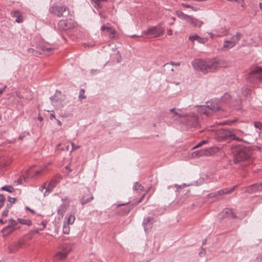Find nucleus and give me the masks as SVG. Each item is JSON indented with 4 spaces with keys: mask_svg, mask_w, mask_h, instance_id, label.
Returning <instances> with one entry per match:
<instances>
[{
    "mask_svg": "<svg viewBox=\"0 0 262 262\" xmlns=\"http://www.w3.org/2000/svg\"><path fill=\"white\" fill-rule=\"evenodd\" d=\"M234 154V162H238L249 160L252 154L251 150L248 147L243 145H238L232 149Z\"/></svg>",
    "mask_w": 262,
    "mask_h": 262,
    "instance_id": "obj_1",
    "label": "nucleus"
},
{
    "mask_svg": "<svg viewBox=\"0 0 262 262\" xmlns=\"http://www.w3.org/2000/svg\"><path fill=\"white\" fill-rule=\"evenodd\" d=\"M242 36L241 33L237 32L230 37H226L224 40L222 50L224 51H227L234 47L241 39Z\"/></svg>",
    "mask_w": 262,
    "mask_h": 262,
    "instance_id": "obj_2",
    "label": "nucleus"
},
{
    "mask_svg": "<svg viewBox=\"0 0 262 262\" xmlns=\"http://www.w3.org/2000/svg\"><path fill=\"white\" fill-rule=\"evenodd\" d=\"M220 110V107L214 102H208L207 105H201L197 108V111L201 114L210 116L212 112H216Z\"/></svg>",
    "mask_w": 262,
    "mask_h": 262,
    "instance_id": "obj_3",
    "label": "nucleus"
},
{
    "mask_svg": "<svg viewBox=\"0 0 262 262\" xmlns=\"http://www.w3.org/2000/svg\"><path fill=\"white\" fill-rule=\"evenodd\" d=\"M248 80L252 83L262 81V67L257 66L251 72L247 77Z\"/></svg>",
    "mask_w": 262,
    "mask_h": 262,
    "instance_id": "obj_4",
    "label": "nucleus"
},
{
    "mask_svg": "<svg viewBox=\"0 0 262 262\" xmlns=\"http://www.w3.org/2000/svg\"><path fill=\"white\" fill-rule=\"evenodd\" d=\"M215 139L219 142L226 140L228 139L237 140L239 138H236L235 135L229 130L225 129H221L217 130L215 133Z\"/></svg>",
    "mask_w": 262,
    "mask_h": 262,
    "instance_id": "obj_5",
    "label": "nucleus"
},
{
    "mask_svg": "<svg viewBox=\"0 0 262 262\" xmlns=\"http://www.w3.org/2000/svg\"><path fill=\"white\" fill-rule=\"evenodd\" d=\"M164 31V28L159 25L143 31V34L148 38L157 37L162 35Z\"/></svg>",
    "mask_w": 262,
    "mask_h": 262,
    "instance_id": "obj_6",
    "label": "nucleus"
},
{
    "mask_svg": "<svg viewBox=\"0 0 262 262\" xmlns=\"http://www.w3.org/2000/svg\"><path fill=\"white\" fill-rule=\"evenodd\" d=\"M51 13L58 17L66 16L69 13V9L65 6H55L50 9Z\"/></svg>",
    "mask_w": 262,
    "mask_h": 262,
    "instance_id": "obj_7",
    "label": "nucleus"
},
{
    "mask_svg": "<svg viewBox=\"0 0 262 262\" xmlns=\"http://www.w3.org/2000/svg\"><path fill=\"white\" fill-rule=\"evenodd\" d=\"M223 61L215 59L206 61V73L214 72L223 65Z\"/></svg>",
    "mask_w": 262,
    "mask_h": 262,
    "instance_id": "obj_8",
    "label": "nucleus"
},
{
    "mask_svg": "<svg viewBox=\"0 0 262 262\" xmlns=\"http://www.w3.org/2000/svg\"><path fill=\"white\" fill-rule=\"evenodd\" d=\"M61 251L57 252L55 255V258L57 260L64 259L67 254L71 251L72 248L70 245L63 244L60 247Z\"/></svg>",
    "mask_w": 262,
    "mask_h": 262,
    "instance_id": "obj_9",
    "label": "nucleus"
},
{
    "mask_svg": "<svg viewBox=\"0 0 262 262\" xmlns=\"http://www.w3.org/2000/svg\"><path fill=\"white\" fill-rule=\"evenodd\" d=\"M76 25V22L72 19L60 20L58 24L59 28L63 30L73 29L75 27Z\"/></svg>",
    "mask_w": 262,
    "mask_h": 262,
    "instance_id": "obj_10",
    "label": "nucleus"
},
{
    "mask_svg": "<svg viewBox=\"0 0 262 262\" xmlns=\"http://www.w3.org/2000/svg\"><path fill=\"white\" fill-rule=\"evenodd\" d=\"M191 64L195 70L206 73V61L196 59L193 60Z\"/></svg>",
    "mask_w": 262,
    "mask_h": 262,
    "instance_id": "obj_11",
    "label": "nucleus"
},
{
    "mask_svg": "<svg viewBox=\"0 0 262 262\" xmlns=\"http://www.w3.org/2000/svg\"><path fill=\"white\" fill-rule=\"evenodd\" d=\"M237 187V185H235L230 188H224L214 193H210L209 196L211 197H216L219 195L229 194L232 192Z\"/></svg>",
    "mask_w": 262,
    "mask_h": 262,
    "instance_id": "obj_12",
    "label": "nucleus"
},
{
    "mask_svg": "<svg viewBox=\"0 0 262 262\" xmlns=\"http://www.w3.org/2000/svg\"><path fill=\"white\" fill-rule=\"evenodd\" d=\"M222 100L223 102H225L226 103L229 102L231 101V103L235 106H237V108H238V106L240 105L241 103V101L239 99H235L234 101L231 99V96L228 94L226 93L222 97Z\"/></svg>",
    "mask_w": 262,
    "mask_h": 262,
    "instance_id": "obj_13",
    "label": "nucleus"
},
{
    "mask_svg": "<svg viewBox=\"0 0 262 262\" xmlns=\"http://www.w3.org/2000/svg\"><path fill=\"white\" fill-rule=\"evenodd\" d=\"M262 190V183L254 184L247 187L245 191L249 193L258 192Z\"/></svg>",
    "mask_w": 262,
    "mask_h": 262,
    "instance_id": "obj_14",
    "label": "nucleus"
},
{
    "mask_svg": "<svg viewBox=\"0 0 262 262\" xmlns=\"http://www.w3.org/2000/svg\"><path fill=\"white\" fill-rule=\"evenodd\" d=\"M155 222V220L152 217H147L144 219L142 225L145 232L152 228V224Z\"/></svg>",
    "mask_w": 262,
    "mask_h": 262,
    "instance_id": "obj_15",
    "label": "nucleus"
},
{
    "mask_svg": "<svg viewBox=\"0 0 262 262\" xmlns=\"http://www.w3.org/2000/svg\"><path fill=\"white\" fill-rule=\"evenodd\" d=\"M62 201H63V203L60 206L57 210L58 214L60 215L61 216L63 215L64 213L66 211L70 203L68 198L62 199Z\"/></svg>",
    "mask_w": 262,
    "mask_h": 262,
    "instance_id": "obj_16",
    "label": "nucleus"
},
{
    "mask_svg": "<svg viewBox=\"0 0 262 262\" xmlns=\"http://www.w3.org/2000/svg\"><path fill=\"white\" fill-rule=\"evenodd\" d=\"M23 244V242L20 241H18L17 242H14L9 246L8 251L10 253H14L22 247Z\"/></svg>",
    "mask_w": 262,
    "mask_h": 262,
    "instance_id": "obj_17",
    "label": "nucleus"
},
{
    "mask_svg": "<svg viewBox=\"0 0 262 262\" xmlns=\"http://www.w3.org/2000/svg\"><path fill=\"white\" fill-rule=\"evenodd\" d=\"M57 183V182L56 180H52L50 182L47 186H46V183H44L42 186L40 188V189L42 191L43 189L46 188L47 191L50 192L56 186Z\"/></svg>",
    "mask_w": 262,
    "mask_h": 262,
    "instance_id": "obj_18",
    "label": "nucleus"
},
{
    "mask_svg": "<svg viewBox=\"0 0 262 262\" xmlns=\"http://www.w3.org/2000/svg\"><path fill=\"white\" fill-rule=\"evenodd\" d=\"M93 200V196L87 191L80 199V202L82 205L90 202Z\"/></svg>",
    "mask_w": 262,
    "mask_h": 262,
    "instance_id": "obj_19",
    "label": "nucleus"
},
{
    "mask_svg": "<svg viewBox=\"0 0 262 262\" xmlns=\"http://www.w3.org/2000/svg\"><path fill=\"white\" fill-rule=\"evenodd\" d=\"M189 40H190L192 43L195 41L200 43H205L207 39L206 38H202L197 34L191 35L189 37Z\"/></svg>",
    "mask_w": 262,
    "mask_h": 262,
    "instance_id": "obj_20",
    "label": "nucleus"
},
{
    "mask_svg": "<svg viewBox=\"0 0 262 262\" xmlns=\"http://www.w3.org/2000/svg\"><path fill=\"white\" fill-rule=\"evenodd\" d=\"M11 16L15 17V21L18 23H22L24 20V18L20 12L18 10H15L11 12Z\"/></svg>",
    "mask_w": 262,
    "mask_h": 262,
    "instance_id": "obj_21",
    "label": "nucleus"
},
{
    "mask_svg": "<svg viewBox=\"0 0 262 262\" xmlns=\"http://www.w3.org/2000/svg\"><path fill=\"white\" fill-rule=\"evenodd\" d=\"M187 22L192 25L193 27H200L203 23V21L196 18H193L191 16H189Z\"/></svg>",
    "mask_w": 262,
    "mask_h": 262,
    "instance_id": "obj_22",
    "label": "nucleus"
},
{
    "mask_svg": "<svg viewBox=\"0 0 262 262\" xmlns=\"http://www.w3.org/2000/svg\"><path fill=\"white\" fill-rule=\"evenodd\" d=\"M180 111V110H177L176 108L169 110V112L172 114V117H176L178 118H181L187 116L186 114L181 113Z\"/></svg>",
    "mask_w": 262,
    "mask_h": 262,
    "instance_id": "obj_23",
    "label": "nucleus"
},
{
    "mask_svg": "<svg viewBox=\"0 0 262 262\" xmlns=\"http://www.w3.org/2000/svg\"><path fill=\"white\" fill-rule=\"evenodd\" d=\"M11 161V159L9 157H2L0 158V167L5 168L9 166Z\"/></svg>",
    "mask_w": 262,
    "mask_h": 262,
    "instance_id": "obj_24",
    "label": "nucleus"
},
{
    "mask_svg": "<svg viewBox=\"0 0 262 262\" xmlns=\"http://www.w3.org/2000/svg\"><path fill=\"white\" fill-rule=\"evenodd\" d=\"M9 224L8 225L12 227V228H13V229H14L15 230L19 229L20 227V226L18 225V223L17 222V220H15L14 219H10L9 221Z\"/></svg>",
    "mask_w": 262,
    "mask_h": 262,
    "instance_id": "obj_25",
    "label": "nucleus"
},
{
    "mask_svg": "<svg viewBox=\"0 0 262 262\" xmlns=\"http://www.w3.org/2000/svg\"><path fill=\"white\" fill-rule=\"evenodd\" d=\"M14 231H15V230L13 229V228H12V227L9 226V225H8L6 227H5V228H4L2 229V232L4 234H6V235H9V234L12 233Z\"/></svg>",
    "mask_w": 262,
    "mask_h": 262,
    "instance_id": "obj_26",
    "label": "nucleus"
},
{
    "mask_svg": "<svg viewBox=\"0 0 262 262\" xmlns=\"http://www.w3.org/2000/svg\"><path fill=\"white\" fill-rule=\"evenodd\" d=\"M65 219L66 221L64 223H67L69 225L72 224L75 220V215L74 214H70L66 216Z\"/></svg>",
    "mask_w": 262,
    "mask_h": 262,
    "instance_id": "obj_27",
    "label": "nucleus"
},
{
    "mask_svg": "<svg viewBox=\"0 0 262 262\" xmlns=\"http://www.w3.org/2000/svg\"><path fill=\"white\" fill-rule=\"evenodd\" d=\"M176 13L179 18H180L182 19L185 20L187 21V20L189 18V15L185 14L183 12H182L181 11H177Z\"/></svg>",
    "mask_w": 262,
    "mask_h": 262,
    "instance_id": "obj_28",
    "label": "nucleus"
},
{
    "mask_svg": "<svg viewBox=\"0 0 262 262\" xmlns=\"http://www.w3.org/2000/svg\"><path fill=\"white\" fill-rule=\"evenodd\" d=\"M39 227H37L34 231L36 233H38L40 231L43 230L46 227L47 222L45 221H42L40 224L38 225Z\"/></svg>",
    "mask_w": 262,
    "mask_h": 262,
    "instance_id": "obj_29",
    "label": "nucleus"
},
{
    "mask_svg": "<svg viewBox=\"0 0 262 262\" xmlns=\"http://www.w3.org/2000/svg\"><path fill=\"white\" fill-rule=\"evenodd\" d=\"M17 222L18 223V225H27L28 226H30L31 225L32 222L29 220H25L23 219H17Z\"/></svg>",
    "mask_w": 262,
    "mask_h": 262,
    "instance_id": "obj_30",
    "label": "nucleus"
},
{
    "mask_svg": "<svg viewBox=\"0 0 262 262\" xmlns=\"http://www.w3.org/2000/svg\"><path fill=\"white\" fill-rule=\"evenodd\" d=\"M223 216L226 217H235V215H234L232 211L230 209H227L223 212Z\"/></svg>",
    "mask_w": 262,
    "mask_h": 262,
    "instance_id": "obj_31",
    "label": "nucleus"
},
{
    "mask_svg": "<svg viewBox=\"0 0 262 262\" xmlns=\"http://www.w3.org/2000/svg\"><path fill=\"white\" fill-rule=\"evenodd\" d=\"M2 190L4 191H6L9 192H13L14 191V188L10 185H5L2 187Z\"/></svg>",
    "mask_w": 262,
    "mask_h": 262,
    "instance_id": "obj_32",
    "label": "nucleus"
},
{
    "mask_svg": "<svg viewBox=\"0 0 262 262\" xmlns=\"http://www.w3.org/2000/svg\"><path fill=\"white\" fill-rule=\"evenodd\" d=\"M63 233L68 234L70 232V227L69 224L67 223H64L62 226Z\"/></svg>",
    "mask_w": 262,
    "mask_h": 262,
    "instance_id": "obj_33",
    "label": "nucleus"
},
{
    "mask_svg": "<svg viewBox=\"0 0 262 262\" xmlns=\"http://www.w3.org/2000/svg\"><path fill=\"white\" fill-rule=\"evenodd\" d=\"M144 189L143 186H142L140 184H139L138 182H135L134 183V186H133V189L135 190H143Z\"/></svg>",
    "mask_w": 262,
    "mask_h": 262,
    "instance_id": "obj_34",
    "label": "nucleus"
},
{
    "mask_svg": "<svg viewBox=\"0 0 262 262\" xmlns=\"http://www.w3.org/2000/svg\"><path fill=\"white\" fill-rule=\"evenodd\" d=\"M242 93L244 96H248L251 93V90L247 88H243L242 89Z\"/></svg>",
    "mask_w": 262,
    "mask_h": 262,
    "instance_id": "obj_35",
    "label": "nucleus"
},
{
    "mask_svg": "<svg viewBox=\"0 0 262 262\" xmlns=\"http://www.w3.org/2000/svg\"><path fill=\"white\" fill-rule=\"evenodd\" d=\"M84 92H85L84 89H81L80 90L79 94V99L80 101L86 98V96L84 95Z\"/></svg>",
    "mask_w": 262,
    "mask_h": 262,
    "instance_id": "obj_36",
    "label": "nucleus"
},
{
    "mask_svg": "<svg viewBox=\"0 0 262 262\" xmlns=\"http://www.w3.org/2000/svg\"><path fill=\"white\" fill-rule=\"evenodd\" d=\"M52 48L50 47H47L45 46H43L42 47V51L44 52V53L47 55H49L50 54V52Z\"/></svg>",
    "mask_w": 262,
    "mask_h": 262,
    "instance_id": "obj_37",
    "label": "nucleus"
},
{
    "mask_svg": "<svg viewBox=\"0 0 262 262\" xmlns=\"http://www.w3.org/2000/svg\"><path fill=\"white\" fill-rule=\"evenodd\" d=\"M198 118V116L196 115H194L192 117V123L191 124L192 125L195 126L197 125Z\"/></svg>",
    "mask_w": 262,
    "mask_h": 262,
    "instance_id": "obj_38",
    "label": "nucleus"
},
{
    "mask_svg": "<svg viewBox=\"0 0 262 262\" xmlns=\"http://www.w3.org/2000/svg\"><path fill=\"white\" fill-rule=\"evenodd\" d=\"M208 141L207 140H202L201 142H200L199 143L197 144L195 146L193 147V149H195L196 148H198L199 147L202 146L203 144H205L207 143Z\"/></svg>",
    "mask_w": 262,
    "mask_h": 262,
    "instance_id": "obj_39",
    "label": "nucleus"
},
{
    "mask_svg": "<svg viewBox=\"0 0 262 262\" xmlns=\"http://www.w3.org/2000/svg\"><path fill=\"white\" fill-rule=\"evenodd\" d=\"M5 201V196L3 194H0V209L3 206Z\"/></svg>",
    "mask_w": 262,
    "mask_h": 262,
    "instance_id": "obj_40",
    "label": "nucleus"
},
{
    "mask_svg": "<svg viewBox=\"0 0 262 262\" xmlns=\"http://www.w3.org/2000/svg\"><path fill=\"white\" fill-rule=\"evenodd\" d=\"M182 5L187 8H191L193 11H196L198 10V8L193 7L190 5L186 4H182Z\"/></svg>",
    "mask_w": 262,
    "mask_h": 262,
    "instance_id": "obj_41",
    "label": "nucleus"
},
{
    "mask_svg": "<svg viewBox=\"0 0 262 262\" xmlns=\"http://www.w3.org/2000/svg\"><path fill=\"white\" fill-rule=\"evenodd\" d=\"M170 65H173V66H180V62H170L169 63H166V64H164V66L168 68V66H169Z\"/></svg>",
    "mask_w": 262,
    "mask_h": 262,
    "instance_id": "obj_42",
    "label": "nucleus"
},
{
    "mask_svg": "<svg viewBox=\"0 0 262 262\" xmlns=\"http://www.w3.org/2000/svg\"><path fill=\"white\" fill-rule=\"evenodd\" d=\"M254 125L255 128L259 129V130L262 129V123L260 122H255Z\"/></svg>",
    "mask_w": 262,
    "mask_h": 262,
    "instance_id": "obj_43",
    "label": "nucleus"
},
{
    "mask_svg": "<svg viewBox=\"0 0 262 262\" xmlns=\"http://www.w3.org/2000/svg\"><path fill=\"white\" fill-rule=\"evenodd\" d=\"M110 33L109 37L110 38H113L114 37L115 34V31L111 28V30L108 32Z\"/></svg>",
    "mask_w": 262,
    "mask_h": 262,
    "instance_id": "obj_44",
    "label": "nucleus"
},
{
    "mask_svg": "<svg viewBox=\"0 0 262 262\" xmlns=\"http://www.w3.org/2000/svg\"><path fill=\"white\" fill-rule=\"evenodd\" d=\"M71 144L72 145V150H75V149H78L80 147V145H76L74 142H71Z\"/></svg>",
    "mask_w": 262,
    "mask_h": 262,
    "instance_id": "obj_45",
    "label": "nucleus"
},
{
    "mask_svg": "<svg viewBox=\"0 0 262 262\" xmlns=\"http://www.w3.org/2000/svg\"><path fill=\"white\" fill-rule=\"evenodd\" d=\"M16 201V199L15 198L8 197V201L10 202V204H11L15 203Z\"/></svg>",
    "mask_w": 262,
    "mask_h": 262,
    "instance_id": "obj_46",
    "label": "nucleus"
},
{
    "mask_svg": "<svg viewBox=\"0 0 262 262\" xmlns=\"http://www.w3.org/2000/svg\"><path fill=\"white\" fill-rule=\"evenodd\" d=\"M111 27H106V26H102L101 28V29L102 31H106L107 32L111 30Z\"/></svg>",
    "mask_w": 262,
    "mask_h": 262,
    "instance_id": "obj_47",
    "label": "nucleus"
},
{
    "mask_svg": "<svg viewBox=\"0 0 262 262\" xmlns=\"http://www.w3.org/2000/svg\"><path fill=\"white\" fill-rule=\"evenodd\" d=\"M205 151H198L195 152L194 154H195V156L200 157L204 154Z\"/></svg>",
    "mask_w": 262,
    "mask_h": 262,
    "instance_id": "obj_48",
    "label": "nucleus"
},
{
    "mask_svg": "<svg viewBox=\"0 0 262 262\" xmlns=\"http://www.w3.org/2000/svg\"><path fill=\"white\" fill-rule=\"evenodd\" d=\"M93 1L95 2L96 5H97L98 6H99L101 2L107 1V0H93Z\"/></svg>",
    "mask_w": 262,
    "mask_h": 262,
    "instance_id": "obj_49",
    "label": "nucleus"
},
{
    "mask_svg": "<svg viewBox=\"0 0 262 262\" xmlns=\"http://www.w3.org/2000/svg\"><path fill=\"white\" fill-rule=\"evenodd\" d=\"M9 212V210L8 209H5V210L2 213V216L3 217H6L8 215Z\"/></svg>",
    "mask_w": 262,
    "mask_h": 262,
    "instance_id": "obj_50",
    "label": "nucleus"
},
{
    "mask_svg": "<svg viewBox=\"0 0 262 262\" xmlns=\"http://www.w3.org/2000/svg\"><path fill=\"white\" fill-rule=\"evenodd\" d=\"M144 36H145V35L142 33L141 35H133L130 36V37L132 38L135 37H143Z\"/></svg>",
    "mask_w": 262,
    "mask_h": 262,
    "instance_id": "obj_51",
    "label": "nucleus"
},
{
    "mask_svg": "<svg viewBox=\"0 0 262 262\" xmlns=\"http://www.w3.org/2000/svg\"><path fill=\"white\" fill-rule=\"evenodd\" d=\"M145 194H144L141 197V198L139 200V201H138L137 203H141L143 199H144V198L145 197Z\"/></svg>",
    "mask_w": 262,
    "mask_h": 262,
    "instance_id": "obj_52",
    "label": "nucleus"
},
{
    "mask_svg": "<svg viewBox=\"0 0 262 262\" xmlns=\"http://www.w3.org/2000/svg\"><path fill=\"white\" fill-rule=\"evenodd\" d=\"M11 207H12V204H8L6 206L5 209H8V210H9V209L11 208Z\"/></svg>",
    "mask_w": 262,
    "mask_h": 262,
    "instance_id": "obj_53",
    "label": "nucleus"
},
{
    "mask_svg": "<svg viewBox=\"0 0 262 262\" xmlns=\"http://www.w3.org/2000/svg\"><path fill=\"white\" fill-rule=\"evenodd\" d=\"M6 86H5L3 88L0 89V95L2 94L5 90Z\"/></svg>",
    "mask_w": 262,
    "mask_h": 262,
    "instance_id": "obj_54",
    "label": "nucleus"
},
{
    "mask_svg": "<svg viewBox=\"0 0 262 262\" xmlns=\"http://www.w3.org/2000/svg\"><path fill=\"white\" fill-rule=\"evenodd\" d=\"M130 210V209H125L124 211V213L127 214L129 212Z\"/></svg>",
    "mask_w": 262,
    "mask_h": 262,
    "instance_id": "obj_55",
    "label": "nucleus"
},
{
    "mask_svg": "<svg viewBox=\"0 0 262 262\" xmlns=\"http://www.w3.org/2000/svg\"><path fill=\"white\" fill-rule=\"evenodd\" d=\"M171 19H172V20H173V21H172V22H171V23H169V25H172L174 24V21H175V20H176V18H175V17H171Z\"/></svg>",
    "mask_w": 262,
    "mask_h": 262,
    "instance_id": "obj_56",
    "label": "nucleus"
},
{
    "mask_svg": "<svg viewBox=\"0 0 262 262\" xmlns=\"http://www.w3.org/2000/svg\"><path fill=\"white\" fill-rule=\"evenodd\" d=\"M50 118L51 120L53 119H55V116L53 114H51L50 115Z\"/></svg>",
    "mask_w": 262,
    "mask_h": 262,
    "instance_id": "obj_57",
    "label": "nucleus"
},
{
    "mask_svg": "<svg viewBox=\"0 0 262 262\" xmlns=\"http://www.w3.org/2000/svg\"><path fill=\"white\" fill-rule=\"evenodd\" d=\"M167 33H168V34L169 35H171L172 34V30H171V29L168 30Z\"/></svg>",
    "mask_w": 262,
    "mask_h": 262,
    "instance_id": "obj_58",
    "label": "nucleus"
},
{
    "mask_svg": "<svg viewBox=\"0 0 262 262\" xmlns=\"http://www.w3.org/2000/svg\"><path fill=\"white\" fill-rule=\"evenodd\" d=\"M56 121H57V124H58L59 126H61L62 123H61V122L59 120L56 119Z\"/></svg>",
    "mask_w": 262,
    "mask_h": 262,
    "instance_id": "obj_59",
    "label": "nucleus"
},
{
    "mask_svg": "<svg viewBox=\"0 0 262 262\" xmlns=\"http://www.w3.org/2000/svg\"><path fill=\"white\" fill-rule=\"evenodd\" d=\"M209 34L210 35V37L212 38H213L214 37V36H215V35L213 34L212 33H209Z\"/></svg>",
    "mask_w": 262,
    "mask_h": 262,
    "instance_id": "obj_60",
    "label": "nucleus"
},
{
    "mask_svg": "<svg viewBox=\"0 0 262 262\" xmlns=\"http://www.w3.org/2000/svg\"><path fill=\"white\" fill-rule=\"evenodd\" d=\"M257 258L260 259L261 261H262V254H259L257 257Z\"/></svg>",
    "mask_w": 262,
    "mask_h": 262,
    "instance_id": "obj_61",
    "label": "nucleus"
},
{
    "mask_svg": "<svg viewBox=\"0 0 262 262\" xmlns=\"http://www.w3.org/2000/svg\"><path fill=\"white\" fill-rule=\"evenodd\" d=\"M38 119L40 121H42L43 120V118L41 116H39Z\"/></svg>",
    "mask_w": 262,
    "mask_h": 262,
    "instance_id": "obj_62",
    "label": "nucleus"
},
{
    "mask_svg": "<svg viewBox=\"0 0 262 262\" xmlns=\"http://www.w3.org/2000/svg\"><path fill=\"white\" fill-rule=\"evenodd\" d=\"M128 203H124V204H120L118 205V206H123V205H125L127 204Z\"/></svg>",
    "mask_w": 262,
    "mask_h": 262,
    "instance_id": "obj_63",
    "label": "nucleus"
},
{
    "mask_svg": "<svg viewBox=\"0 0 262 262\" xmlns=\"http://www.w3.org/2000/svg\"><path fill=\"white\" fill-rule=\"evenodd\" d=\"M259 7H260V9L262 10V3H260L259 4Z\"/></svg>",
    "mask_w": 262,
    "mask_h": 262,
    "instance_id": "obj_64",
    "label": "nucleus"
}]
</instances>
